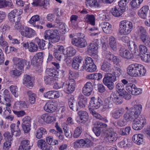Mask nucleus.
<instances>
[{
  "label": "nucleus",
  "instance_id": "nucleus-1",
  "mask_svg": "<svg viewBox=\"0 0 150 150\" xmlns=\"http://www.w3.org/2000/svg\"><path fill=\"white\" fill-rule=\"evenodd\" d=\"M127 71L128 74L131 76L141 77L144 75L146 71L143 66L135 64L129 65L127 68Z\"/></svg>",
  "mask_w": 150,
  "mask_h": 150
},
{
  "label": "nucleus",
  "instance_id": "nucleus-2",
  "mask_svg": "<svg viewBox=\"0 0 150 150\" xmlns=\"http://www.w3.org/2000/svg\"><path fill=\"white\" fill-rule=\"evenodd\" d=\"M23 13V11L20 9H15L11 11L8 14L9 20L13 23H15L14 28L16 29H19L21 25L20 23L21 18L20 15Z\"/></svg>",
  "mask_w": 150,
  "mask_h": 150
},
{
  "label": "nucleus",
  "instance_id": "nucleus-3",
  "mask_svg": "<svg viewBox=\"0 0 150 150\" xmlns=\"http://www.w3.org/2000/svg\"><path fill=\"white\" fill-rule=\"evenodd\" d=\"M44 35L45 40L48 39L50 42L52 43L58 42L60 39V36L57 29L47 30L45 32Z\"/></svg>",
  "mask_w": 150,
  "mask_h": 150
},
{
  "label": "nucleus",
  "instance_id": "nucleus-4",
  "mask_svg": "<svg viewBox=\"0 0 150 150\" xmlns=\"http://www.w3.org/2000/svg\"><path fill=\"white\" fill-rule=\"evenodd\" d=\"M142 109V106L141 105H135L130 108L129 113H126L124 115V119L127 120L129 119H133L135 117H137L140 114Z\"/></svg>",
  "mask_w": 150,
  "mask_h": 150
},
{
  "label": "nucleus",
  "instance_id": "nucleus-5",
  "mask_svg": "<svg viewBox=\"0 0 150 150\" xmlns=\"http://www.w3.org/2000/svg\"><path fill=\"white\" fill-rule=\"evenodd\" d=\"M79 100L77 108H76L75 106H73L74 101L72 100H70L69 102V105L70 108L73 110H76L80 109L81 108H83L85 106V105L87 102V98L82 94L79 95L78 97Z\"/></svg>",
  "mask_w": 150,
  "mask_h": 150
},
{
  "label": "nucleus",
  "instance_id": "nucleus-6",
  "mask_svg": "<svg viewBox=\"0 0 150 150\" xmlns=\"http://www.w3.org/2000/svg\"><path fill=\"white\" fill-rule=\"evenodd\" d=\"M116 80V77L114 73H108L105 74L103 79V83L110 90L113 88V82Z\"/></svg>",
  "mask_w": 150,
  "mask_h": 150
},
{
  "label": "nucleus",
  "instance_id": "nucleus-7",
  "mask_svg": "<svg viewBox=\"0 0 150 150\" xmlns=\"http://www.w3.org/2000/svg\"><path fill=\"white\" fill-rule=\"evenodd\" d=\"M133 121L132 123V128L134 130H138L142 128L145 123L146 122L145 119L143 116L135 117L133 119Z\"/></svg>",
  "mask_w": 150,
  "mask_h": 150
},
{
  "label": "nucleus",
  "instance_id": "nucleus-8",
  "mask_svg": "<svg viewBox=\"0 0 150 150\" xmlns=\"http://www.w3.org/2000/svg\"><path fill=\"white\" fill-rule=\"evenodd\" d=\"M71 42L73 45L81 48L85 47L87 45L86 39L84 37H81L73 39Z\"/></svg>",
  "mask_w": 150,
  "mask_h": 150
},
{
  "label": "nucleus",
  "instance_id": "nucleus-9",
  "mask_svg": "<svg viewBox=\"0 0 150 150\" xmlns=\"http://www.w3.org/2000/svg\"><path fill=\"white\" fill-rule=\"evenodd\" d=\"M102 105L103 101L100 98H95L94 97H93L89 103V109H97Z\"/></svg>",
  "mask_w": 150,
  "mask_h": 150
},
{
  "label": "nucleus",
  "instance_id": "nucleus-10",
  "mask_svg": "<svg viewBox=\"0 0 150 150\" xmlns=\"http://www.w3.org/2000/svg\"><path fill=\"white\" fill-rule=\"evenodd\" d=\"M117 134L113 130L105 134L104 138V141L108 144H112V142H114L117 139Z\"/></svg>",
  "mask_w": 150,
  "mask_h": 150
},
{
  "label": "nucleus",
  "instance_id": "nucleus-11",
  "mask_svg": "<svg viewBox=\"0 0 150 150\" xmlns=\"http://www.w3.org/2000/svg\"><path fill=\"white\" fill-rule=\"evenodd\" d=\"M133 26L132 23L128 21H122V34L125 35L129 34L132 30Z\"/></svg>",
  "mask_w": 150,
  "mask_h": 150
},
{
  "label": "nucleus",
  "instance_id": "nucleus-12",
  "mask_svg": "<svg viewBox=\"0 0 150 150\" xmlns=\"http://www.w3.org/2000/svg\"><path fill=\"white\" fill-rule=\"evenodd\" d=\"M21 34L23 36L30 38L34 37L36 35V32L33 29L26 26L21 31Z\"/></svg>",
  "mask_w": 150,
  "mask_h": 150
},
{
  "label": "nucleus",
  "instance_id": "nucleus-13",
  "mask_svg": "<svg viewBox=\"0 0 150 150\" xmlns=\"http://www.w3.org/2000/svg\"><path fill=\"white\" fill-rule=\"evenodd\" d=\"M75 86V81L73 79H71L70 80L69 83L67 82L64 90L66 93L69 94L74 91Z\"/></svg>",
  "mask_w": 150,
  "mask_h": 150
},
{
  "label": "nucleus",
  "instance_id": "nucleus-14",
  "mask_svg": "<svg viewBox=\"0 0 150 150\" xmlns=\"http://www.w3.org/2000/svg\"><path fill=\"white\" fill-rule=\"evenodd\" d=\"M107 126L106 124L98 122L96 124V126L93 127V131L96 135L99 136L102 130L104 128H105Z\"/></svg>",
  "mask_w": 150,
  "mask_h": 150
},
{
  "label": "nucleus",
  "instance_id": "nucleus-15",
  "mask_svg": "<svg viewBox=\"0 0 150 150\" xmlns=\"http://www.w3.org/2000/svg\"><path fill=\"white\" fill-rule=\"evenodd\" d=\"M149 7L147 6H143L138 12V16L141 18L146 19L149 16Z\"/></svg>",
  "mask_w": 150,
  "mask_h": 150
},
{
  "label": "nucleus",
  "instance_id": "nucleus-16",
  "mask_svg": "<svg viewBox=\"0 0 150 150\" xmlns=\"http://www.w3.org/2000/svg\"><path fill=\"white\" fill-rule=\"evenodd\" d=\"M93 86L91 82H87L83 88V93L86 96H90L92 93Z\"/></svg>",
  "mask_w": 150,
  "mask_h": 150
},
{
  "label": "nucleus",
  "instance_id": "nucleus-17",
  "mask_svg": "<svg viewBox=\"0 0 150 150\" xmlns=\"http://www.w3.org/2000/svg\"><path fill=\"white\" fill-rule=\"evenodd\" d=\"M83 59L82 57L80 56L74 57L72 64L73 68L75 69H78L80 66H82L81 62Z\"/></svg>",
  "mask_w": 150,
  "mask_h": 150
},
{
  "label": "nucleus",
  "instance_id": "nucleus-18",
  "mask_svg": "<svg viewBox=\"0 0 150 150\" xmlns=\"http://www.w3.org/2000/svg\"><path fill=\"white\" fill-rule=\"evenodd\" d=\"M44 109L47 112L52 113L56 110L54 103L52 101L48 102L44 107Z\"/></svg>",
  "mask_w": 150,
  "mask_h": 150
},
{
  "label": "nucleus",
  "instance_id": "nucleus-19",
  "mask_svg": "<svg viewBox=\"0 0 150 150\" xmlns=\"http://www.w3.org/2000/svg\"><path fill=\"white\" fill-rule=\"evenodd\" d=\"M37 146L42 150H51L52 147L48 145L45 140L40 139L37 142Z\"/></svg>",
  "mask_w": 150,
  "mask_h": 150
},
{
  "label": "nucleus",
  "instance_id": "nucleus-20",
  "mask_svg": "<svg viewBox=\"0 0 150 150\" xmlns=\"http://www.w3.org/2000/svg\"><path fill=\"white\" fill-rule=\"evenodd\" d=\"M23 81V84L27 87L30 88L33 87V81L30 76L27 74L24 75Z\"/></svg>",
  "mask_w": 150,
  "mask_h": 150
},
{
  "label": "nucleus",
  "instance_id": "nucleus-21",
  "mask_svg": "<svg viewBox=\"0 0 150 150\" xmlns=\"http://www.w3.org/2000/svg\"><path fill=\"white\" fill-rule=\"evenodd\" d=\"M21 145L18 150H29L33 146L30 141L28 139H25L21 142Z\"/></svg>",
  "mask_w": 150,
  "mask_h": 150
},
{
  "label": "nucleus",
  "instance_id": "nucleus-22",
  "mask_svg": "<svg viewBox=\"0 0 150 150\" xmlns=\"http://www.w3.org/2000/svg\"><path fill=\"white\" fill-rule=\"evenodd\" d=\"M110 98L115 104L119 105L122 102V94L113 92L111 95Z\"/></svg>",
  "mask_w": 150,
  "mask_h": 150
},
{
  "label": "nucleus",
  "instance_id": "nucleus-23",
  "mask_svg": "<svg viewBox=\"0 0 150 150\" xmlns=\"http://www.w3.org/2000/svg\"><path fill=\"white\" fill-rule=\"evenodd\" d=\"M101 69L105 72H109L112 70L110 62L109 61L106 57L105 60L102 64Z\"/></svg>",
  "mask_w": 150,
  "mask_h": 150
},
{
  "label": "nucleus",
  "instance_id": "nucleus-24",
  "mask_svg": "<svg viewBox=\"0 0 150 150\" xmlns=\"http://www.w3.org/2000/svg\"><path fill=\"white\" fill-rule=\"evenodd\" d=\"M40 19V17L38 15H34L33 16L28 22L30 24L33 25L34 27L38 29H42L43 26L36 25V22L38 21Z\"/></svg>",
  "mask_w": 150,
  "mask_h": 150
},
{
  "label": "nucleus",
  "instance_id": "nucleus-25",
  "mask_svg": "<svg viewBox=\"0 0 150 150\" xmlns=\"http://www.w3.org/2000/svg\"><path fill=\"white\" fill-rule=\"evenodd\" d=\"M99 27L102 28L103 31L106 33H110L112 32V25L107 22H103L100 24Z\"/></svg>",
  "mask_w": 150,
  "mask_h": 150
},
{
  "label": "nucleus",
  "instance_id": "nucleus-26",
  "mask_svg": "<svg viewBox=\"0 0 150 150\" xmlns=\"http://www.w3.org/2000/svg\"><path fill=\"white\" fill-rule=\"evenodd\" d=\"M77 114L80 117L81 123H84L88 120V113L87 112L84 110L79 111Z\"/></svg>",
  "mask_w": 150,
  "mask_h": 150
},
{
  "label": "nucleus",
  "instance_id": "nucleus-27",
  "mask_svg": "<svg viewBox=\"0 0 150 150\" xmlns=\"http://www.w3.org/2000/svg\"><path fill=\"white\" fill-rule=\"evenodd\" d=\"M144 136L141 134H134L132 137L133 141L138 145H140L143 142Z\"/></svg>",
  "mask_w": 150,
  "mask_h": 150
},
{
  "label": "nucleus",
  "instance_id": "nucleus-28",
  "mask_svg": "<svg viewBox=\"0 0 150 150\" xmlns=\"http://www.w3.org/2000/svg\"><path fill=\"white\" fill-rule=\"evenodd\" d=\"M13 61L14 64L16 65L18 68L22 70L23 68L25 61L21 58H14Z\"/></svg>",
  "mask_w": 150,
  "mask_h": 150
},
{
  "label": "nucleus",
  "instance_id": "nucleus-29",
  "mask_svg": "<svg viewBox=\"0 0 150 150\" xmlns=\"http://www.w3.org/2000/svg\"><path fill=\"white\" fill-rule=\"evenodd\" d=\"M46 72L47 74L50 76L58 79L59 78V74L57 71L54 68H47Z\"/></svg>",
  "mask_w": 150,
  "mask_h": 150
},
{
  "label": "nucleus",
  "instance_id": "nucleus-30",
  "mask_svg": "<svg viewBox=\"0 0 150 150\" xmlns=\"http://www.w3.org/2000/svg\"><path fill=\"white\" fill-rule=\"evenodd\" d=\"M54 25H56L55 28L58 27L60 29L67 31V30L66 27V25L65 23H63L62 21L58 18H57L54 21Z\"/></svg>",
  "mask_w": 150,
  "mask_h": 150
},
{
  "label": "nucleus",
  "instance_id": "nucleus-31",
  "mask_svg": "<svg viewBox=\"0 0 150 150\" xmlns=\"http://www.w3.org/2000/svg\"><path fill=\"white\" fill-rule=\"evenodd\" d=\"M96 43H91L87 47V52L90 55L94 54L96 52L98 47Z\"/></svg>",
  "mask_w": 150,
  "mask_h": 150
},
{
  "label": "nucleus",
  "instance_id": "nucleus-32",
  "mask_svg": "<svg viewBox=\"0 0 150 150\" xmlns=\"http://www.w3.org/2000/svg\"><path fill=\"white\" fill-rule=\"evenodd\" d=\"M35 41L38 44L39 49L43 50L46 48V45L47 44V42L44 40L36 38L35 39Z\"/></svg>",
  "mask_w": 150,
  "mask_h": 150
},
{
  "label": "nucleus",
  "instance_id": "nucleus-33",
  "mask_svg": "<svg viewBox=\"0 0 150 150\" xmlns=\"http://www.w3.org/2000/svg\"><path fill=\"white\" fill-rule=\"evenodd\" d=\"M47 134L46 130L43 127L38 129L35 134V137L38 139H40L42 137L43 135Z\"/></svg>",
  "mask_w": 150,
  "mask_h": 150
},
{
  "label": "nucleus",
  "instance_id": "nucleus-34",
  "mask_svg": "<svg viewBox=\"0 0 150 150\" xmlns=\"http://www.w3.org/2000/svg\"><path fill=\"white\" fill-rule=\"evenodd\" d=\"M140 39L144 44L150 48V37L148 33L140 36Z\"/></svg>",
  "mask_w": 150,
  "mask_h": 150
},
{
  "label": "nucleus",
  "instance_id": "nucleus-35",
  "mask_svg": "<svg viewBox=\"0 0 150 150\" xmlns=\"http://www.w3.org/2000/svg\"><path fill=\"white\" fill-rule=\"evenodd\" d=\"M106 58L109 60V61L112 62H113L114 63H116V65L118 66L119 64L116 63L119 62V59L116 56H115L113 54H112L111 53L109 52L107 54L106 56Z\"/></svg>",
  "mask_w": 150,
  "mask_h": 150
},
{
  "label": "nucleus",
  "instance_id": "nucleus-36",
  "mask_svg": "<svg viewBox=\"0 0 150 150\" xmlns=\"http://www.w3.org/2000/svg\"><path fill=\"white\" fill-rule=\"evenodd\" d=\"M11 98V97L7 89L5 90L4 92V99L6 102V104L8 107H10L11 105L10 103Z\"/></svg>",
  "mask_w": 150,
  "mask_h": 150
},
{
  "label": "nucleus",
  "instance_id": "nucleus-37",
  "mask_svg": "<svg viewBox=\"0 0 150 150\" xmlns=\"http://www.w3.org/2000/svg\"><path fill=\"white\" fill-rule=\"evenodd\" d=\"M44 79L46 84L50 85L52 84L56 80H58V79L51 77L48 75L45 76Z\"/></svg>",
  "mask_w": 150,
  "mask_h": 150
},
{
  "label": "nucleus",
  "instance_id": "nucleus-38",
  "mask_svg": "<svg viewBox=\"0 0 150 150\" xmlns=\"http://www.w3.org/2000/svg\"><path fill=\"white\" fill-rule=\"evenodd\" d=\"M85 21L93 25H95V17L92 15L87 14L85 17Z\"/></svg>",
  "mask_w": 150,
  "mask_h": 150
},
{
  "label": "nucleus",
  "instance_id": "nucleus-39",
  "mask_svg": "<svg viewBox=\"0 0 150 150\" xmlns=\"http://www.w3.org/2000/svg\"><path fill=\"white\" fill-rule=\"evenodd\" d=\"M82 67L83 69H85L88 72H93L96 69V66L94 63L91 64L89 65H87V66L82 65Z\"/></svg>",
  "mask_w": 150,
  "mask_h": 150
},
{
  "label": "nucleus",
  "instance_id": "nucleus-40",
  "mask_svg": "<svg viewBox=\"0 0 150 150\" xmlns=\"http://www.w3.org/2000/svg\"><path fill=\"white\" fill-rule=\"evenodd\" d=\"M85 3L87 6L91 7H98L100 6L99 4L97 2L96 0H86Z\"/></svg>",
  "mask_w": 150,
  "mask_h": 150
},
{
  "label": "nucleus",
  "instance_id": "nucleus-41",
  "mask_svg": "<svg viewBox=\"0 0 150 150\" xmlns=\"http://www.w3.org/2000/svg\"><path fill=\"white\" fill-rule=\"evenodd\" d=\"M18 107L25 108H27V106L25 101L20 100L16 102L13 107L14 109H16Z\"/></svg>",
  "mask_w": 150,
  "mask_h": 150
},
{
  "label": "nucleus",
  "instance_id": "nucleus-42",
  "mask_svg": "<svg viewBox=\"0 0 150 150\" xmlns=\"http://www.w3.org/2000/svg\"><path fill=\"white\" fill-rule=\"evenodd\" d=\"M27 94L29 97V100L30 103L31 104H34L36 101L35 94L31 91H27Z\"/></svg>",
  "mask_w": 150,
  "mask_h": 150
},
{
  "label": "nucleus",
  "instance_id": "nucleus-43",
  "mask_svg": "<svg viewBox=\"0 0 150 150\" xmlns=\"http://www.w3.org/2000/svg\"><path fill=\"white\" fill-rule=\"evenodd\" d=\"M82 132V129L81 127H76L74 130L73 135V137L74 138H77L81 135Z\"/></svg>",
  "mask_w": 150,
  "mask_h": 150
},
{
  "label": "nucleus",
  "instance_id": "nucleus-44",
  "mask_svg": "<svg viewBox=\"0 0 150 150\" xmlns=\"http://www.w3.org/2000/svg\"><path fill=\"white\" fill-rule=\"evenodd\" d=\"M28 49L30 52H35L38 50V47L34 43L31 42H30L28 45Z\"/></svg>",
  "mask_w": 150,
  "mask_h": 150
},
{
  "label": "nucleus",
  "instance_id": "nucleus-45",
  "mask_svg": "<svg viewBox=\"0 0 150 150\" xmlns=\"http://www.w3.org/2000/svg\"><path fill=\"white\" fill-rule=\"evenodd\" d=\"M122 8H118L117 7L115 8L114 10L111 13L114 16L119 17L122 15Z\"/></svg>",
  "mask_w": 150,
  "mask_h": 150
},
{
  "label": "nucleus",
  "instance_id": "nucleus-46",
  "mask_svg": "<svg viewBox=\"0 0 150 150\" xmlns=\"http://www.w3.org/2000/svg\"><path fill=\"white\" fill-rule=\"evenodd\" d=\"M109 44L111 48L113 50H116V42L115 38L113 36H111L109 38Z\"/></svg>",
  "mask_w": 150,
  "mask_h": 150
},
{
  "label": "nucleus",
  "instance_id": "nucleus-47",
  "mask_svg": "<svg viewBox=\"0 0 150 150\" xmlns=\"http://www.w3.org/2000/svg\"><path fill=\"white\" fill-rule=\"evenodd\" d=\"M10 127L12 134H14V132H17L18 134H19L20 129L18 125L16 126L15 124H12L10 126Z\"/></svg>",
  "mask_w": 150,
  "mask_h": 150
},
{
  "label": "nucleus",
  "instance_id": "nucleus-48",
  "mask_svg": "<svg viewBox=\"0 0 150 150\" xmlns=\"http://www.w3.org/2000/svg\"><path fill=\"white\" fill-rule=\"evenodd\" d=\"M131 42L129 38L127 36H122V44L126 46L129 47Z\"/></svg>",
  "mask_w": 150,
  "mask_h": 150
},
{
  "label": "nucleus",
  "instance_id": "nucleus-49",
  "mask_svg": "<svg viewBox=\"0 0 150 150\" xmlns=\"http://www.w3.org/2000/svg\"><path fill=\"white\" fill-rule=\"evenodd\" d=\"M67 55L68 57H71L74 55L76 52V50L75 49L72 47H69L67 49Z\"/></svg>",
  "mask_w": 150,
  "mask_h": 150
},
{
  "label": "nucleus",
  "instance_id": "nucleus-50",
  "mask_svg": "<svg viewBox=\"0 0 150 150\" xmlns=\"http://www.w3.org/2000/svg\"><path fill=\"white\" fill-rule=\"evenodd\" d=\"M122 57L127 59H130L133 58V55L127 50H125L123 53Z\"/></svg>",
  "mask_w": 150,
  "mask_h": 150
},
{
  "label": "nucleus",
  "instance_id": "nucleus-51",
  "mask_svg": "<svg viewBox=\"0 0 150 150\" xmlns=\"http://www.w3.org/2000/svg\"><path fill=\"white\" fill-rule=\"evenodd\" d=\"M122 115V110L120 109H116L112 114V116L115 119H117L120 117Z\"/></svg>",
  "mask_w": 150,
  "mask_h": 150
},
{
  "label": "nucleus",
  "instance_id": "nucleus-52",
  "mask_svg": "<svg viewBox=\"0 0 150 150\" xmlns=\"http://www.w3.org/2000/svg\"><path fill=\"white\" fill-rule=\"evenodd\" d=\"M141 58L142 60L146 62H149L150 61V54L149 52L143 54L141 56Z\"/></svg>",
  "mask_w": 150,
  "mask_h": 150
},
{
  "label": "nucleus",
  "instance_id": "nucleus-53",
  "mask_svg": "<svg viewBox=\"0 0 150 150\" xmlns=\"http://www.w3.org/2000/svg\"><path fill=\"white\" fill-rule=\"evenodd\" d=\"M83 146L86 147L91 146L93 145V143L88 139H83Z\"/></svg>",
  "mask_w": 150,
  "mask_h": 150
},
{
  "label": "nucleus",
  "instance_id": "nucleus-54",
  "mask_svg": "<svg viewBox=\"0 0 150 150\" xmlns=\"http://www.w3.org/2000/svg\"><path fill=\"white\" fill-rule=\"evenodd\" d=\"M148 49L146 46L143 45H140L139 47V52L142 54H144L147 53Z\"/></svg>",
  "mask_w": 150,
  "mask_h": 150
},
{
  "label": "nucleus",
  "instance_id": "nucleus-55",
  "mask_svg": "<svg viewBox=\"0 0 150 150\" xmlns=\"http://www.w3.org/2000/svg\"><path fill=\"white\" fill-rule=\"evenodd\" d=\"M54 14L56 15L57 18L60 17L63 13V10L59 8H54L53 10Z\"/></svg>",
  "mask_w": 150,
  "mask_h": 150
},
{
  "label": "nucleus",
  "instance_id": "nucleus-56",
  "mask_svg": "<svg viewBox=\"0 0 150 150\" xmlns=\"http://www.w3.org/2000/svg\"><path fill=\"white\" fill-rule=\"evenodd\" d=\"M31 119L28 116L25 117L22 120V125H31Z\"/></svg>",
  "mask_w": 150,
  "mask_h": 150
},
{
  "label": "nucleus",
  "instance_id": "nucleus-57",
  "mask_svg": "<svg viewBox=\"0 0 150 150\" xmlns=\"http://www.w3.org/2000/svg\"><path fill=\"white\" fill-rule=\"evenodd\" d=\"M8 132H6L4 134V136L6 140L11 141L13 139V135Z\"/></svg>",
  "mask_w": 150,
  "mask_h": 150
},
{
  "label": "nucleus",
  "instance_id": "nucleus-58",
  "mask_svg": "<svg viewBox=\"0 0 150 150\" xmlns=\"http://www.w3.org/2000/svg\"><path fill=\"white\" fill-rule=\"evenodd\" d=\"M140 4L138 0H132L130 3L131 6L135 9L139 7Z\"/></svg>",
  "mask_w": 150,
  "mask_h": 150
},
{
  "label": "nucleus",
  "instance_id": "nucleus-59",
  "mask_svg": "<svg viewBox=\"0 0 150 150\" xmlns=\"http://www.w3.org/2000/svg\"><path fill=\"white\" fill-rule=\"evenodd\" d=\"M21 71V70L16 69L14 70L11 71L10 74L12 76L14 77L16 76H19L21 75L20 72Z\"/></svg>",
  "mask_w": 150,
  "mask_h": 150
},
{
  "label": "nucleus",
  "instance_id": "nucleus-60",
  "mask_svg": "<svg viewBox=\"0 0 150 150\" xmlns=\"http://www.w3.org/2000/svg\"><path fill=\"white\" fill-rule=\"evenodd\" d=\"M138 34H140V36H142L148 33L144 27L142 26H139L138 27Z\"/></svg>",
  "mask_w": 150,
  "mask_h": 150
},
{
  "label": "nucleus",
  "instance_id": "nucleus-61",
  "mask_svg": "<svg viewBox=\"0 0 150 150\" xmlns=\"http://www.w3.org/2000/svg\"><path fill=\"white\" fill-rule=\"evenodd\" d=\"M10 89L11 92L15 97H17L18 94L17 93V86H11L10 87Z\"/></svg>",
  "mask_w": 150,
  "mask_h": 150
},
{
  "label": "nucleus",
  "instance_id": "nucleus-62",
  "mask_svg": "<svg viewBox=\"0 0 150 150\" xmlns=\"http://www.w3.org/2000/svg\"><path fill=\"white\" fill-rule=\"evenodd\" d=\"M34 6H44V3L42 0H35L32 3Z\"/></svg>",
  "mask_w": 150,
  "mask_h": 150
},
{
  "label": "nucleus",
  "instance_id": "nucleus-63",
  "mask_svg": "<svg viewBox=\"0 0 150 150\" xmlns=\"http://www.w3.org/2000/svg\"><path fill=\"white\" fill-rule=\"evenodd\" d=\"M31 125H22L23 130L25 133H28L30 130Z\"/></svg>",
  "mask_w": 150,
  "mask_h": 150
},
{
  "label": "nucleus",
  "instance_id": "nucleus-64",
  "mask_svg": "<svg viewBox=\"0 0 150 150\" xmlns=\"http://www.w3.org/2000/svg\"><path fill=\"white\" fill-rule=\"evenodd\" d=\"M85 64H83V65L87 66V65H89L91 64L94 63L92 58L88 57H85Z\"/></svg>",
  "mask_w": 150,
  "mask_h": 150
}]
</instances>
